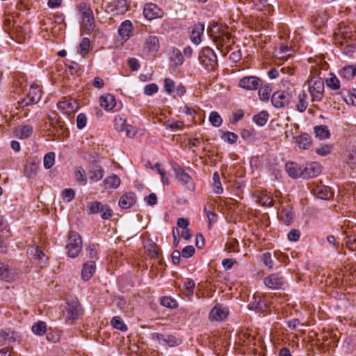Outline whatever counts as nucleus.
<instances>
[{
	"mask_svg": "<svg viewBox=\"0 0 356 356\" xmlns=\"http://www.w3.org/2000/svg\"><path fill=\"white\" fill-rule=\"evenodd\" d=\"M312 102H320L323 97L324 82L321 78H311L307 81Z\"/></svg>",
	"mask_w": 356,
	"mask_h": 356,
	"instance_id": "4",
	"label": "nucleus"
},
{
	"mask_svg": "<svg viewBox=\"0 0 356 356\" xmlns=\"http://www.w3.org/2000/svg\"><path fill=\"white\" fill-rule=\"evenodd\" d=\"M74 175L77 181L83 185H86L87 183V178L84 169L81 167H77L74 170Z\"/></svg>",
	"mask_w": 356,
	"mask_h": 356,
	"instance_id": "40",
	"label": "nucleus"
},
{
	"mask_svg": "<svg viewBox=\"0 0 356 356\" xmlns=\"http://www.w3.org/2000/svg\"><path fill=\"white\" fill-rule=\"evenodd\" d=\"M248 307L250 309L254 310L257 312L262 313L267 309V304L260 296H253V300L251 301Z\"/></svg>",
	"mask_w": 356,
	"mask_h": 356,
	"instance_id": "20",
	"label": "nucleus"
},
{
	"mask_svg": "<svg viewBox=\"0 0 356 356\" xmlns=\"http://www.w3.org/2000/svg\"><path fill=\"white\" fill-rule=\"evenodd\" d=\"M90 47V40L88 38H83L79 45L77 52L82 56H84L86 54H88Z\"/></svg>",
	"mask_w": 356,
	"mask_h": 356,
	"instance_id": "37",
	"label": "nucleus"
},
{
	"mask_svg": "<svg viewBox=\"0 0 356 356\" xmlns=\"http://www.w3.org/2000/svg\"><path fill=\"white\" fill-rule=\"evenodd\" d=\"M112 326L119 330L125 331L127 327L120 316H114L111 321Z\"/></svg>",
	"mask_w": 356,
	"mask_h": 356,
	"instance_id": "45",
	"label": "nucleus"
},
{
	"mask_svg": "<svg viewBox=\"0 0 356 356\" xmlns=\"http://www.w3.org/2000/svg\"><path fill=\"white\" fill-rule=\"evenodd\" d=\"M195 286V282L192 280H188L184 284V294L188 298L192 297Z\"/></svg>",
	"mask_w": 356,
	"mask_h": 356,
	"instance_id": "47",
	"label": "nucleus"
},
{
	"mask_svg": "<svg viewBox=\"0 0 356 356\" xmlns=\"http://www.w3.org/2000/svg\"><path fill=\"white\" fill-rule=\"evenodd\" d=\"M296 144L302 149H307L312 145V138L309 135L302 134L296 139Z\"/></svg>",
	"mask_w": 356,
	"mask_h": 356,
	"instance_id": "31",
	"label": "nucleus"
},
{
	"mask_svg": "<svg viewBox=\"0 0 356 356\" xmlns=\"http://www.w3.org/2000/svg\"><path fill=\"white\" fill-rule=\"evenodd\" d=\"M327 20V15L326 13H323L322 15H318L316 16H314L313 23L316 27L321 28L323 26Z\"/></svg>",
	"mask_w": 356,
	"mask_h": 356,
	"instance_id": "53",
	"label": "nucleus"
},
{
	"mask_svg": "<svg viewBox=\"0 0 356 356\" xmlns=\"http://www.w3.org/2000/svg\"><path fill=\"white\" fill-rule=\"evenodd\" d=\"M268 119V113L267 111H262L253 117V121L259 126L261 127L266 124Z\"/></svg>",
	"mask_w": 356,
	"mask_h": 356,
	"instance_id": "36",
	"label": "nucleus"
},
{
	"mask_svg": "<svg viewBox=\"0 0 356 356\" xmlns=\"http://www.w3.org/2000/svg\"><path fill=\"white\" fill-rule=\"evenodd\" d=\"M44 167L46 169H50L55 163V154L54 152H49L44 156Z\"/></svg>",
	"mask_w": 356,
	"mask_h": 356,
	"instance_id": "50",
	"label": "nucleus"
},
{
	"mask_svg": "<svg viewBox=\"0 0 356 356\" xmlns=\"http://www.w3.org/2000/svg\"><path fill=\"white\" fill-rule=\"evenodd\" d=\"M204 30V25L202 23L195 24L191 31V40L195 44H198L201 42V35Z\"/></svg>",
	"mask_w": 356,
	"mask_h": 356,
	"instance_id": "24",
	"label": "nucleus"
},
{
	"mask_svg": "<svg viewBox=\"0 0 356 356\" xmlns=\"http://www.w3.org/2000/svg\"><path fill=\"white\" fill-rule=\"evenodd\" d=\"M120 179L115 175L106 177L104 180V185L106 189L117 188L120 184Z\"/></svg>",
	"mask_w": 356,
	"mask_h": 356,
	"instance_id": "32",
	"label": "nucleus"
},
{
	"mask_svg": "<svg viewBox=\"0 0 356 356\" xmlns=\"http://www.w3.org/2000/svg\"><path fill=\"white\" fill-rule=\"evenodd\" d=\"M17 271L10 266L8 264L0 262V278L6 282H10L15 279Z\"/></svg>",
	"mask_w": 356,
	"mask_h": 356,
	"instance_id": "16",
	"label": "nucleus"
},
{
	"mask_svg": "<svg viewBox=\"0 0 356 356\" xmlns=\"http://www.w3.org/2000/svg\"><path fill=\"white\" fill-rule=\"evenodd\" d=\"M314 193L318 197L322 200H329L333 196L330 188L325 186H318L314 190Z\"/></svg>",
	"mask_w": 356,
	"mask_h": 356,
	"instance_id": "30",
	"label": "nucleus"
},
{
	"mask_svg": "<svg viewBox=\"0 0 356 356\" xmlns=\"http://www.w3.org/2000/svg\"><path fill=\"white\" fill-rule=\"evenodd\" d=\"M199 60L204 67L209 71L213 70L218 66V60L214 51L209 47L202 48L199 55Z\"/></svg>",
	"mask_w": 356,
	"mask_h": 356,
	"instance_id": "5",
	"label": "nucleus"
},
{
	"mask_svg": "<svg viewBox=\"0 0 356 356\" xmlns=\"http://www.w3.org/2000/svg\"><path fill=\"white\" fill-rule=\"evenodd\" d=\"M291 96L285 91H277L271 97L273 105L276 108H282L289 104Z\"/></svg>",
	"mask_w": 356,
	"mask_h": 356,
	"instance_id": "13",
	"label": "nucleus"
},
{
	"mask_svg": "<svg viewBox=\"0 0 356 356\" xmlns=\"http://www.w3.org/2000/svg\"><path fill=\"white\" fill-rule=\"evenodd\" d=\"M341 74L347 79L353 78L356 76V65H348L344 67L342 70Z\"/></svg>",
	"mask_w": 356,
	"mask_h": 356,
	"instance_id": "42",
	"label": "nucleus"
},
{
	"mask_svg": "<svg viewBox=\"0 0 356 356\" xmlns=\"http://www.w3.org/2000/svg\"><path fill=\"white\" fill-rule=\"evenodd\" d=\"M136 203V195L134 193H127L122 195L119 200V206L122 209H129Z\"/></svg>",
	"mask_w": 356,
	"mask_h": 356,
	"instance_id": "23",
	"label": "nucleus"
},
{
	"mask_svg": "<svg viewBox=\"0 0 356 356\" xmlns=\"http://www.w3.org/2000/svg\"><path fill=\"white\" fill-rule=\"evenodd\" d=\"M126 120L121 116H116L114 119V128L118 131H123L127 129Z\"/></svg>",
	"mask_w": 356,
	"mask_h": 356,
	"instance_id": "43",
	"label": "nucleus"
},
{
	"mask_svg": "<svg viewBox=\"0 0 356 356\" xmlns=\"http://www.w3.org/2000/svg\"><path fill=\"white\" fill-rule=\"evenodd\" d=\"M82 19V28L87 34L90 33L95 27L93 12L86 3H81L77 6Z\"/></svg>",
	"mask_w": 356,
	"mask_h": 356,
	"instance_id": "2",
	"label": "nucleus"
},
{
	"mask_svg": "<svg viewBox=\"0 0 356 356\" xmlns=\"http://www.w3.org/2000/svg\"><path fill=\"white\" fill-rule=\"evenodd\" d=\"M209 120L211 124L216 127H220L222 123V120L220 115L216 111H212L210 113Z\"/></svg>",
	"mask_w": 356,
	"mask_h": 356,
	"instance_id": "49",
	"label": "nucleus"
},
{
	"mask_svg": "<svg viewBox=\"0 0 356 356\" xmlns=\"http://www.w3.org/2000/svg\"><path fill=\"white\" fill-rule=\"evenodd\" d=\"M302 167L296 163H289L286 164V170L288 175L294 179L302 177Z\"/></svg>",
	"mask_w": 356,
	"mask_h": 356,
	"instance_id": "27",
	"label": "nucleus"
},
{
	"mask_svg": "<svg viewBox=\"0 0 356 356\" xmlns=\"http://www.w3.org/2000/svg\"><path fill=\"white\" fill-rule=\"evenodd\" d=\"M175 85L173 80L170 78H165L164 79V90L168 94L170 95L175 90Z\"/></svg>",
	"mask_w": 356,
	"mask_h": 356,
	"instance_id": "57",
	"label": "nucleus"
},
{
	"mask_svg": "<svg viewBox=\"0 0 356 356\" xmlns=\"http://www.w3.org/2000/svg\"><path fill=\"white\" fill-rule=\"evenodd\" d=\"M316 136L320 139L328 138L330 136V130L326 125H320L314 127Z\"/></svg>",
	"mask_w": 356,
	"mask_h": 356,
	"instance_id": "35",
	"label": "nucleus"
},
{
	"mask_svg": "<svg viewBox=\"0 0 356 356\" xmlns=\"http://www.w3.org/2000/svg\"><path fill=\"white\" fill-rule=\"evenodd\" d=\"M228 315V310L221 306H215L209 314V318L213 321H222Z\"/></svg>",
	"mask_w": 356,
	"mask_h": 356,
	"instance_id": "21",
	"label": "nucleus"
},
{
	"mask_svg": "<svg viewBox=\"0 0 356 356\" xmlns=\"http://www.w3.org/2000/svg\"><path fill=\"white\" fill-rule=\"evenodd\" d=\"M170 58L177 65H181L183 63V56L178 49H174L172 51V54Z\"/></svg>",
	"mask_w": 356,
	"mask_h": 356,
	"instance_id": "59",
	"label": "nucleus"
},
{
	"mask_svg": "<svg viewBox=\"0 0 356 356\" xmlns=\"http://www.w3.org/2000/svg\"><path fill=\"white\" fill-rule=\"evenodd\" d=\"M280 219L287 225L293 222V213L287 209H283L280 213Z\"/></svg>",
	"mask_w": 356,
	"mask_h": 356,
	"instance_id": "38",
	"label": "nucleus"
},
{
	"mask_svg": "<svg viewBox=\"0 0 356 356\" xmlns=\"http://www.w3.org/2000/svg\"><path fill=\"white\" fill-rule=\"evenodd\" d=\"M89 178L92 181H98L104 175V169L99 165H94L88 172Z\"/></svg>",
	"mask_w": 356,
	"mask_h": 356,
	"instance_id": "28",
	"label": "nucleus"
},
{
	"mask_svg": "<svg viewBox=\"0 0 356 356\" xmlns=\"http://www.w3.org/2000/svg\"><path fill=\"white\" fill-rule=\"evenodd\" d=\"M213 186L215 193L221 194L222 193L223 188L221 186L220 176L218 172H214L213 175Z\"/></svg>",
	"mask_w": 356,
	"mask_h": 356,
	"instance_id": "46",
	"label": "nucleus"
},
{
	"mask_svg": "<svg viewBox=\"0 0 356 356\" xmlns=\"http://www.w3.org/2000/svg\"><path fill=\"white\" fill-rule=\"evenodd\" d=\"M332 146L329 145H323L318 148H316V152L321 156H326L331 152Z\"/></svg>",
	"mask_w": 356,
	"mask_h": 356,
	"instance_id": "63",
	"label": "nucleus"
},
{
	"mask_svg": "<svg viewBox=\"0 0 356 356\" xmlns=\"http://www.w3.org/2000/svg\"><path fill=\"white\" fill-rule=\"evenodd\" d=\"M225 250L228 252H238L239 251L238 241L235 238L230 239L226 243Z\"/></svg>",
	"mask_w": 356,
	"mask_h": 356,
	"instance_id": "51",
	"label": "nucleus"
},
{
	"mask_svg": "<svg viewBox=\"0 0 356 356\" xmlns=\"http://www.w3.org/2000/svg\"><path fill=\"white\" fill-rule=\"evenodd\" d=\"M111 11L117 15L124 14L129 8L127 0H111L109 3Z\"/></svg>",
	"mask_w": 356,
	"mask_h": 356,
	"instance_id": "19",
	"label": "nucleus"
},
{
	"mask_svg": "<svg viewBox=\"0 0 356 356\" xmlns=\"http://www.w3.org/2000/svg\"><path fill=\"white\" fill-rule=\"evenodd\" d=\"M347 247L351 251H355L356 250V236H348V239L346 241Z\"/></svg>",
	"mask_w": 356,
	"mask_h": 356,
	"instance_id": "64",
	"label": "nucleus"
},
{
	"mask_svg": "<svg viewBox=\"0 0 356 356\" xmlns=\"http://www.w3.org/2000/svg\"><path fill=\"white\" fill-rule=\"evenodd\" d=\"M63 312L65 315V321L72 324L81 315L82 307L78 301H72L67 303Z\"/></svg>",
	"mask_w": 356,
	"mask_h": 356,
	"instance_id": "6",
	"label": "nucleus"
},
{
	"mask_svg": "<svg viewBox=\"0 0 356 356\" xmlns=\"http://www.w3.org/2000/svg\"><path fill=\"white\" fill-rule=\"evenodd\" d=\"M258 89H259L258 94H259V97L260 99L262 101L268 100L270 95V92H271V89H270V86H262V85H261Z\"/></svg>",
	"mask_w": 356,
	"mask_h": 356,
	"instance_id": "44",
	"label": "nucleus"
},
{
	"mask_svg": "<svg viewBox=\"0 0 356 356\" xmlns=\"http://www.w3.org/2000/svg\"><path fill=\"white\" fill-rule=\"evenodd\" d=\"M144 17L148 20L161 17L163 15V10L155 3H147L143 8Z\"/></svg>",
	"mask_w": 356,
	"mask_h": 356,
	"instance_id": "12",
	"label": "nucleus"
},
{
	"mask_svg": "<svg viewBox=\"0 0 356 356\" xmlns=\"http://www.w3.org/2000/svg\"><path fill=\"white\" fill-rule=\"evenodd\" d=\"M133 26L129 20L124 21L119 27L118 33L122 38H129L131 33Z\"/></svg>",
	"mask_w": 356,
	"mask_h": 356,
	"instance_id": "33",
	"label": "nucleus"
},
{
	"mask_svg": "<svg viewBox=\"0 0 356 356\" xmlns=\"http://www.w3.org/2000/svg\"><path fill=\"white\" fill-rule=\"evenodd\" d=\"M176 175V179L182 184L188 186V188L193 189L194 185L192 182L191 176L185 170L177 165L173 168Z\"/></svg>",
	"mask_w": 356,
	"mask_h": 356,
	"instance_id": "15",
	"label": "nucleus"
},
{
	"mask_svg": "<svg viewBox=\"0 0 356 356\" xmlns=\"http://www.w3.org/2000/svg\"><path fill=\"white\" fill-rule=\"evenodd\" d=\"M89 213H101L103 219H108L112 216L113 211L108 205H104L98 201L91 202L88 204Z\"/></svg>",
	"mask_w": 356,
	"mask_h": 356,
	"instance_id": "7",
	"label": "nucleus"
},
{
	"mask_svg": "<svg viewBox=\"0 0 356 356\" xmlns=\"http://www.w3.org/2000/svg\"><path fill=\"white\" fill-rule=\"evenodd\" d=\"M259 202L264 207H272L273 205V199L267 194H262L258 197Z\"/></svg>",
	"mask_w": 356,
	"mask_h": 356,
	"instance_id": "54",
	"label": "nucleus"
},
{
	"mask_svg": "<svg viewBox=\"0 0 356 356\" xmlns=\"http://www.w3.org/2000/svg\"><path fill=\"white\" fill-rule=\"evenodd\" d=\"M195 248L193 245H188L181 250V255L184 258L191 257L195 254Z\"/></svg>",
	"mask_w": 356,
	"mask_h": 356,
	"instance_id": "62",
	"label": "nucleus"
},
{
	"mask_svg": "<svg viewBox=\"0 0 356 356\" xmlns=\"http://www.w3.org/2000/svg\"><path fill=\"white\" fill-rule=\"evenodd\" d=\"M161 304L167 308L175 309L178 307L177 301L170 297H163L161 298Z\"/></svg>",
	"mask_w": 356,
	"mask_h": 356,
	"instance_id": "48",
	"label": "nucleus"
},
{
	"mask_svg": "<svg viewBox=\"0 0 356 356\" xmlns=\"http://www.w3.org/2000/svg\"><path fill=\"white\" fill-rule=\"evenodd\" d=\"M95 268L96 266L95 261H90L85 263L81 270L82 279L85 281L89 280L93 275Z\"/></svg>",
	"mask_w": 356,
	"mask_h": 356,
	"instance_id": "26",
	"label": "nucleus"
},
{
	"mask_svg": "<svg viewBox=\"0 0 356 356\" xmlns=\"http://www.w3.org/2000/svg\"><path fill=\"white\" fill-rule=\"evenodd\" d=\"M100 106L106 111L112 110L116 105V101L113 95L104 94L99 98Z\"/></svg>",
	"mask_w": 356,
	"mask_h": 356,
	"instance_id": "22",
	"label": "nucleus"
},
{
	"mask_svg": "<svg viewBox=\"0 0 356 356\" xmlns=\"http://www.w3.org/2000/svg\"><path fill=\"white\" fill-rule=\"evenodd\" d=\"M87 118L84 113H79L76 117V126L79 129H82L86 127Z\"/></svg>",
	"mask_w": 356,
	"mask_h": 356,
	"instance_id": "61",
	"label": "nucleus"
},
{
	"mask_svg": "<svg viewBox=\"0 0 356 356\" xmlns=\"http://www.w3.org/2000/svg\"><path fill=\"white\" fill-rule=\"evenodd\" d=\"M180 343L179 339H177L172 335L168 334L165 337V346H169L170 347H174L178 346Z\"/></svg>",
	"mask_w": 356,
	"mask_h": 356,
	"instance_id": "58",
	"label": "nucleus"
},
{
	"mask_svg": "<svg viewBox=\"0 0 356 356\" xmlns=\"http://www.w3.org/2000/svg\"><path fill=\"white\" fill-rule=\"evenodd\" d=\"M143 49L148 54H154L159 49V40L155 35H149L145 41Z\"/></svg>",
	"mask_w": 356,
	"mask_h": 356,
	"instance_id": "17",
	"label": "nucleus"
},
{
	"mask_svg": "<svg viewBox=\"0 0 356 356\" xmlns=\"http://www.w3.org/2000/svg\"><path fill=\"white\" fill-rule=\"evenodd\" d=\"M27 253L31 259L33 260L40 267L47 264L48 257L38 246H32L28 249Z\"/></svg>",
	"mask_w": 356,
	"mask_h": 356,
	"instance_id": "9",
	"label": "nucleus"
},
{
	"mask_svg": "<svg viewBox=\"0 0 356 356\" xmlns=\"http://www.w3.org/2000/svg\"><path fill=\"white\" fill-rule=\"evenodd\" d=\"M65 248L70 257L75 258L79 255L82 249V238L79 233L73 231L69 233Z\"/></svg>",
	"mask_w": 356,
	"mask_h": 356,
	"instance_id": "3",
	"label": "nucleus"
},
{
	"mask_svg": "<svg viewBox=\"0 0 356 356\" xmlns=\"http://www.w3.org/2000/svg\"><path fill=\"white\" fill-rule=\"evenodd\" d=\"M348 164L352 169V172H350V174L353 176H356V149H352L350 152Z\"/></svg>",
	"mask_w": 356,
	"mask_h": 356,
	"instance_id": "41",
	"label": "nucleus"
},
{
	"mask_svg": "<svg viewBox=\"0 0 356 356\" xmlns=\"http://www.w3.org/2000/svg\"><path fill=\"white\" fill-rule=\"evenodd\" d=\"M327 86L332 90H338L340 88V81L338 78L331 74V76L326 80Z\"/></svg>",
	"mask_w": 356,
	"mask_h": 356,
	"instance_id": "52",
	"label": "nucleus"
},
{
	"mask_svg": "<svg viewBox=\"0 0 356 356\" xmlns=\"http://www.w3.org/2000/svg\"><path fill=\"white\" fill-rule=\"evenodd\" d=\"M265 285L272 289H281L284 285V277L279 273H273L264 280Z\"/></svg>",
	"mask_w": 356,
	"mask_h": 356,
	"instance_id": "14",
	"label": "nucleus"
},
{
	"mask_svg": "<svg viewBox=\"0 0 356 356\" xmlns=\"http://www.w3.org/2000/svg\"><path fill=\"white\" fill-rule=\"evenodd\" d=\"M42 97V92L38 85H31L26 97L19 103L22 106L38 103Z\"/></svg>",
	"mask_w": 356,
	"mask_h": 356,
	"instance_id": "8",
	"label": "nucleus"
},
{
	"mask_svg": "<svg viewBox=\"0 0 356 356\" xmlns=\"http://www.w3.org/2000/svg\"><path fill=\"white\" fill-rule=\"evenodd\" d=\"M159 88L156 83H150L146 85L144 88V93L146 95H152L158 92Z\"/></svg>",
	"mask_w": 356,
	"mask_h": 356,
	"instance_id": "60",
	"label": "nucleus"
},
{
	"mask_svg": "<svg viewBox=\"0 0 356 356\" xmlns=\"http://www.w3.org/2000/svg\"><path fill=\"white\" fill-rule=\"evenodd\" d=\"M262 85V81L257 76H244L239 80L238 86L248 90H254Z\"/></svg>",
	"mask_w": 356,
	"mask_h": 356,
	"instance_id": "10",
	"label": "nucleus"
},
{
	"mask_svg": "<svg viewBox=\"0 0 356 356\" xmlns=\"http://www.w3.org/2000/svg\"><path fill=\"white\" fill-rule=\"evenodd\" d=\"M222 138L230 144H234L236 142L238 136L235 133L226 131L223 133Z\"/></svg>",
	"mask_w": 356,
	"mask_h": 356,
	"instance_id": "56",
	"label": "nucleus"
},
{
	"mask_svg": "<svg viewBox=\"0 0 356 356\" xmlns=\"http://www.w3.org/2000/svg\"><path fill=\"white\" fill-rule=\"evenodd\" d=\"M58 108L65 115H70L76 108V102L75 100L65 99L59 102L57 104Z\"/></svg>",
	"mask_w": 356,
	"mask_h": 356,
	"instance_id": "18",
	"label": "nucleus"
},
{
	"mask_svg": "<svg viewBox=\"0 0 356 356\" xmlns=\"http://www.w3.org/2000/svg\"><path fill=\"white\" fill-rule=\"evenodd\" d=\"M33 128L30 124H22L15 128V136L20 139H25L33 134Z\"/></svg>",
	"mask_w": 356,
	"mask_h": 356,
	"instance_id": "25",
	"label": "nucleus"
},
{
	"mask_svg": "<svg viewBox=\"0 0 356 356\" xmlns=\"http://www.w3.org/2000/svg\"><path fill=\"white\" fill-rule=\"evenodd\" d=\"M302 178H313L317 177L321 172V165L318 162H310L302 167Z\"/></svg>",
	"mask_w": 356,
	"mask_h": 356,
	"instance_id": "11",
	"label": "nucleus"
},
{
	"mask_svg": "<svg viewBox=\"0 0 356 356\" xmlns=\"http://www.w3.org/2000/svg\"><path fill=\"white\" fill-rule=\"evenodd\" d=\"M225 29L227 28L220 27L218 24L213 25L211 28V36L213 37V41L216 44L217 49L225 56L232 49L234 44L232 35Z\"/></svg>",
	"mask_w": 356,
	"mask_h": 356,
	"instance_id": "1",
	"label": "nucleus"
},
{
	"mask_svg": "<svg viewBox=\"0 0 356 356\" xmlns=\"http://www.w3.org/2000/svg\"><path fill=\"white\" fill-rule=\"evenodd\" d=\"M38 165L34 162H28L25 165L24 172L26 177L31 178L36 175Z\"/></svg>",
	"mask_w": 356,
	"mask_h": 356,
	"instance_id": "39",
	"label": "nucleus"
},
{
	"mask_svg": "<svg viewBox=\"0 0 356 356\" xmlns=\"http://www.w3.org/2000/svg\"><path fill=\"white\" fill-rule=\"evenodd\" d=\"M308 104L309 101L307 94L305 91H302L299 93L298 97L296 108L299 112L302 113L307 109Z\"/></svg>",
	"mask_w": 356,
	"mask_h": 356,
	"instance_id": "29",
	"label": "nucleus"
},
{
	"mask_svg": "<svg viewBox=\"0 0 356 356\" xmlns=\"http://www.w3.org/2000/svg\"><path fill=\"white\" fill-rule=\"evenodd\" d=\"M241 137L247 141L251 142L252 141L256 136V132L254 129H243L241 132Z\"/></svg>",
	"mask_w": 356,
	"mask_h": 356,
	"instance_id": "55",
	"label": "nucleus"
},
{
	"mask_svg": "<svg viewBox=\"0 0 356 356\" xmlns=\"http://www.w3.org/2000/svg\"><path fill=\"white\" fill-rule=\"evenodd\" d=\"M31 330L35 334L42 336L47 332V323L44 321H38L33 323Z\"/></svg>",
	"mask_w": 356,
	"mask_h": 356,
	"instance_id": "34",
	"label": "nucleus"
}]
</instances>
